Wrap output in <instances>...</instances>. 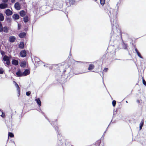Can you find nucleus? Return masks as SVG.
Returning <instances> with one entry per match:
<instances>
[{
	"label": "nucleus",
	"instance_id": "nucleus-1",
	"mask_svg": "<svg viewBox=\"0 0 146 146\" xmlns=\"http://www.w3.org/2000/svg\"><path fill=\"white\" fill-rule=\"evenodd\" d=\"M3 59L5 61H6V64L8 65H9L10 63V58L7 55H5L3 56Z\"/></svg>",
	"mask_w": 146,
	"mask_h": 146
},
{
	"label": "nucleus",
	"instance_id": "nucleus-2",
	"mask_svg": "<svg viewBox=\"0 0 146 146\" xmlns=\"http://www.w3.org/2000/svg\"><path fill=\"white\" fill-rule=\"evenodd\" d=\"M20 56L22 57H25L27 55V52L25 50H21L20 53Z\"/></svg>",
	"mask_w": 146,
	"mask_h": 146
},
{
	"label": "nucleus",
	"instance_id": "nucleus-3",
	"mask_svg": "<svg viewBox=\"0 0 146 146\" xmlns=\"http://www.w3.org/2000/svg\"><path fill=\"white\" fill-rule=\"evenodd\" d=\"M15 8L17 10H20L21 9V5L19 2L15 3L14 5Z\"/></svg>",
	"mask_w": 146,
	"mask_h": 146
},
{
	"label": "nucleus",
	"instance_id": "nucleus-4",
	"mask_svg": "<svg viewBox=\"0 0 146 146\" xmlns=\"http://www.w3.org/2000/svg\"><path fill=\"white\" fill-rule=\"evenodd\" d=\"M8 5L6 3H2L0 4V9H4L8 7Z\"/></svg>",
	"mask_w": 146,
	"mask_h": 146
},
{
	"label": "nucleus",
	"instance_id": "nucleus-5",
	"mask_svg": "<svg viewBox=\"0 0 146 146\" xmlns=\"http://www.w3.org/2000/svg\"><path fill=\"white\" fill-rule=\"evenodd\" d=\"M5 13L7 16L11 15L13 14L12 12L9 9H7L6 10Z\"/></svg>",
	"mask_w": 146,
	"mask_h": 146
},
{
	"label": "nucleus",
	"instance_id": "nucleus-6",
	"mask_svg": "<svg viewBox=\"0 0 146 146\" xmlns=\"http://www.w3.org/2000/svg\"><path fill=\"white\" fill-rule=\"evenodd\" d=\"M16 38L14 36H11L9 37V41L11 42H14Z\"/></svg>",
	"mask_w": 146,
	"mask_h": 146
},
{
	"label": "nucleus",
	"instance_id": "nucleus-7",
	"mask_svg": "<svg viewBox=\"0 0 146 146\" xmlns=\"http://www.w3.org/2000/svg\"><path fill=\"white\" fill-rule=\"evenodd\" d=\"M19 13L20 16L22 17H24L25 16L26 12L25 11L23 10L20 11Z\"/></svg>",
	"mask_w": 146,
	"mask_h": 146
},
{
	"label": "nucleus",
	"instance_id": "nucleus-8",
	"mask_svg": "<svg viewBox=\"0 0 146 146\" xmlns=\"http://www.w3.org/2000/svg\"><path fill=\"white\" fill-rule=\"evenodd\" d=\"M12 17L15 20H17L19 18V15L17 14H14L12 15Z\"/></svg>",
	"mask_w": 146,
	"mask_h": 146
},
{
	"label": "nucleus",
	"instance_id": "nucleus-9",
	"mask_svg": "<svg viewBox=\"0 0 146 146\" xmlns=\"http://www.w3.org/2000/svg\"><path fill=\"white\" fill-rule=\"evenodd\" d=\"M30 71L28 69H26L25 71L23 72V76H25L30 74Z\"/></svg>",
	"mask_w": 146,
	"mask_h": 146
},
{
	"label": "nucleus",
	"instance_id": "nucleus-10",
	"mask_svg": "<svg viewBox=\"0 0 146 146\" xmlns=\"http://www.w3.org/2000/svg\"><path fill=\"white\" fill-rule=\"evenodd\" d=\"M14 82H15V85L17 88V90L19 96V95L20 93V88L18 85L17 84V83L15 81H14Z\"/></svg>",
	"mask_w": 146,
	"mask_h": 146
},
{
	"label": "nucleus",
	"instance_id": "nucleus-11",
	"mask_svg": "<svg viewBox=\"0 0 146 146\" xmlns=\"http://www.w3.org/2000/svg\"><path fill=\"white\" fill-rule=\"evenodd\" d=\"M16 75L19 77L23 76V73L21 72L20 70H19L16 73Z\"/></svg>",
	"mask_w": 146,
	"mask_h": 146
},
{
	"label": "nucleus",
	"instance_id": "nucleus-12",
	"mask_svg": "<svg viewBox=\"0 0 146 146\" xmlns=\"http://www.w3.org/2000/svg\"><path fill=\"white\" fill-rule=\"evenodd\" d=\"M94 67V65L93 64H91L89 65L88 69L89 70H93Z\"/></svg>",
	"mask_w": 146,
	"mask_h": 146
},
{
	"label": "nucleus",
	"instance_id": "nucleus-13",
	"mask_svg": "<svg viewBox=\"0 0 146 146\" xmlns=\"http://www.w3.org/2000/svg\"><path fill=\"white\" fill-rule=\"evenodd\" d=\"M12 64L15 66L18 65L19 64V62L18 60L13 59L12 62Z\"/></svg>",
	"mask_w": 146,
	"mask_h": 146
},
{
	"label": "nucleus",
	"instance_id": "nucleus-14",
	"mask_svg": "<svg viewBox=\"0 0 146 146\" xmlns=\"http://www.w3.org/2000/svg\"><path fill=\"white\" fill-rule=\"evenodd\" d=\"M23 20L25 23H27L29 21V18L27 15L25 16L23 18Z\"/></svg>",
	"mask_w": 146,
	"mask_h": 146
},
{
	"label": "nucleus",
	"instance_id": "nucleus-15",
	"mask_svg": "<svg viewBox=\"0 0 146 146\" xmlns=\"http://www.w3.org/2000/svg\"><path fill=\"white\" fill-rule=\"evenodd\" d=\"M35 101L37 103V104L39 106H41V101L40 100V99L39 98H36L35 100Z\"/></svg>",
	"mask_w": 146,
	"mask_h": 146
},
{
	"label": "nucleus",
	"instance_id": "nucleus-16",
	"mask_svg": "<svg viewBox=\"0 0 146 146\" xmlns=\"http://www.w3.org/2000/svg\"><path fill=\"white\" fill-rule=\"evenodd\" d=\"M19 36L21 38H24L26 36V33L24 32L21 33L19 34Z\"/></svg>",
	"mask_w": 146,
	"mask_h": 146
},
{
	"label": "nucleus",
	"instance_id": "nucleus-17",
	"mask_svg": "<svg viewBox=\"0 0 146 146\" xmlns=\"http://www.w3.org/2000/svg\"><path fill=\"white\" fill-rule=\"evenodd\" d=\"M122 46L123 48L124 49H127L128 47L127 44L123 42L122 44Z\"/></svg>",
	"mask_w": 146,
	"mask_h": 146
},
{
	"label": "nucleus",
	"instance_id": "nucleus-18",
	"mask_svg": "<svg viewBox=\"0 0 146 146\" xmlns=\"http://www.w3.org/2000/svg\"><path fill=\"white\" fill-rule=\"evenodd\" d=\"M135 52H136V53H137L138 56L141 58H143V57L141 55L140 53H139V52L138 50L136 48H135Z\"/></svg>",
	"mask_w": 146,
	"mask_h": 146
},
{
	"label": "nucleus",
	"instance_id": "nucleus-19",
	"mask_svg": "<svg viewBox=\"0 0 146 146\" xmlns=\"http://www.w3.org/2000/svg\"><path fill=\"white\" fill-rule=\"evenodd\" d=\"M3 31L5 33H7L9 32V29L7 26H5L3 28Z\"/></svg>",
	"mask_w": 146,
	"mask_h": 146
},
{
	"label": "nucleus",
	"instance_id": "nucleus-20",
	"mask_svg": "<svg viewBox=\"0 0 146 146\" xmlns=\"http://www.w3.org/2000/svg\"><path fill=\"white\" fill-rule=\"evenodd\" d=\"M24 47V43L23 42H21L19 45V47L21 49H23Z\"/></svg>",
	"mask_w": 146,
	"mask_h": 146
},
{
	"label": "nucleus",
	"instance_id": "nucleus-21",
	"mask_svg": "<svg viewBox=\"0 0 146 146\" xmlns=\"http://www.w3.org/2000/svg\"><path fill=\"white\" fill-rule=\"evenodd\" d=\"M26 63L25 61H23L21 62L20 66L22 67H25L26 66Z\"/></svg>",
	"mask_w": 146,
	"mask_h": 146
},
{
	"label": "nucleus",
	"instance_id": "nucleus-22",
	"mask_svg": "<svg viewBox=\"0 0 146 146\" xmlns=\"http://www.w3.org/2000/svg\"><path fill=\"white\" fill-rule=\"evenodd\" d=\"M4 19V17L2 13H0V21H3Z\"/></svg>",
	"mask_w": 146,
	"mask_h": 146
},
{
	"label": "nucleus",
	"instance_id": "nucleus-23",
	"mask_svg": "<svg viewBox=\"0 0 146 146\" xmlns=\"http://www.w3.org/2000/svg\"><path fill=\"white\" fill-rule=\"evenodd\" d=\"M143 123H144V121L143 120L142 121H141V123L140 124L139 128H140V130L141 129L143 125Z\"/></svg>",
	"mask_w": 146,
	"mask_h": 146
},
{
	"label": "nucleus",
	"instance_id": "nucleus-24",
	"mask_svg": "<svg viewBox=\"0 0 146 146\" xmlns=\"http://www.w3.org/2000/svg\"><path fill=\"white\" fill-rule=\"evenodd\" d=\"M3 31V25L0 22V32H2Z\"/></svg>",
	"mask_w": 146,
	"mask_h": 146
},
{
	"label": "nucleus",
	"instance_id": "nucleus-25",
	"mask_svg": "<svg viewBox=\"0 0 146 146\" xmlns=\"http://www.w3.org/2000/svg\"><path fill=\"white\" fill-rule=\"evenodd\" d=\"M8 136H9L11 137H13L14 136V134L12 133L11 132H9L8 133Z\"/></svg>",
	"mask_w": 146,
	"mask_h": 146
},
{
	"label": "nucleus",
	"instance_id": "nucleus-26",
	"mask_svg": "<svg viewBox=\"0 0 146 146\" xmlns=\"http://www.w3.org/2000/svg\"><path fill=\"white\" fill-rule=\"evenodd\" d=\"M100 3L103 6L105 4V0H100Z\"/></svg>",
	"mask_w": 146,
	"mask_h": 146
},
{
	"label": "nucleus",
	"instance_id": "nucleus-27",
	"mask_svg": "<svg viewBox=\"0 0 146 146\" xmlns=\"http://www.w3.org/2000/svg\"><path fill=\"white\" fill-rule=\"evenodd\" d=\"M142 79L143 84L145 86H146V82L144 80V77H142Z\"/></svg>",
	"mask_w": 146,
	"mask_h": 146
},
{
	"label": "nucleus",
	"instance_id": "nucleus-28",
	"mask_svg": "<svg viewBox=\"0 0 146 146\" xmlns=\"http://www.w3.org/2000/svg\"><path fill=\"white\" fill-rule=\"evenodd\" d=\"M1 116L2 117L4 118L5 117V113L3 112V111L2 110H1Z\"/></svg>",
	"mask_w": 146,
	"mask_h": 146
},
{
	"label": "nucleus",
	"instance_id": "nucleus-29",
	"mask_svg": "<svg viewBox=\"0 0 146 146\" xmlns=\"http://www.w3.org/2000/svg\"><path fill=\"white\" fill-rule=\"evenodd\" d=\"M112 104L113 105V107H115V106L116 105V101L115 100H113L112 102Z\"/></svg>",
	"mask_w": 146,
	"mask_h": 146
},
{
	"label": "nucleus",
	"instance_id": "nucleus-30",
	"mask_svg": "<svg viewBox=\"0 0 146 146\" xmlns=\"http://www.w3.org/2000/svg\"><path fill=\"white\" fill-rule=\"evenodd\" d=\"M4 72V71L3 68H0V74H3Z\"/></svg>",
	"mask_w": 146,
	"mask_h": 146
},
{
	"label": "nucleus",
	"instance_id": "nucleus-31",
	"mask_svg": "<svg viewBox=\"0 0 146 146\" xmlns=\"http://www.w3.org/2000/svg\"><path fill=\"white\" fill-rule=\"evenodd\" d=\"M31 94V92L30 91H28L26 93V95L27 96H29Z\"/></svg>",
	"mask_w": 146,
	"mask_h": 146
},
{
	"label": "nucleus",
	"instance_id": "nucleus-32",
	"mask_svg": "<svg viewBox=\"0 0 146 146\" xmlns=\"http://www.w3.org/2000/svg\"><path fill=\"white\" fill-rule=\"evenodd\" d=\"M108 70V68H104V69L103 70V72H107Z\"/></svg>",
	"mask_w": 146,
	"mask_h": 146
},
{
	"label": "nucleus",
	"instance_id": "nucleus-33",
	"mask_svg": "<svg viewBox=\"0 0 146 146\" xmlns=\"http://www.w3.org/2000/svg\"><path fill=\"white\" fill-rule=\"evenodd\" d=\"M0 52H1V54L2 56H3L4 55H5V52L3 51V50H1L0 51Z\"/></svg>",
	"mask_w": 146,
	"mask_h": 146
},
{
	"label": "nucleus",
	"instance_id": "nucleus-34",
	"mask_svg": "<svg viewBox=\"0 0 146 146\" xmlns=\"http://www.w3.org/2000/svg\"><path fill=\"white\" fill-rule=\"evenodd\" d=\"M7 20L9 22H10L11 21V18H7Z\"/></svg>",
	"mask_w": 146,
	"mask_h": 146
},
{
	"label": "nucleus",
	"instance_id": "nucleus-35",
	"mask_svg": "<svg viewBox=\"0 0 146 146\" xmlns=\"http://www.w3.org/2000/svg\"><path fill=\"white\" fill-rule=\"evenodd\" d=\"M8 0H2V1L4 3H6L8 2Z\"/></svg>",
	"mask_w": 146,
	"mask_h": 146
},
{
	"label": "nucleus",
	"instance_id": "nucleus-36",
	"mask_svg": "<svg viewBox=\"0 0 146 146\" xmlns=\"http://www.w3.org/2000/svg\"><path fill=\"white\" fill-rule=\"evenodd\" d=\"M16 0H11V2L13 3H14L15 1Z\"/></svg>",
	"mask_w": 146,
	"mask_h": 146
},
{
	"label": "nucleus",
	"instance_id": "nucleus-37",
	"mask_svg": "<svg viewBox=\"0 0 146 146\" xmlns=\"http://www.w3.org/2000/svg\"><path fill=\"white\" fill-rule=\"evenodd\" d=\"M137 102L138 103H140V101L139 100H137Z\"/></svg>",
	"mask_w": 146,
	"mask_h": 146
},
{
	"label": "nucleus",
	"instance_id": "nucleus-38",
	"mask_svg": "<svg viewBox=\"0 0 146 146\" xmlns=\"http://www.w3.org/2000/svg\"><path fill=\"white\" fill-rule=\"evenodd\" d=\"M18 29H20V27L19 26V24L18 25Z\"/></svg>",
	"mask_w": 146,
	"mask_h": 146
},
{
	"label": "nucleus",
	"instance_id": "nucleus-39",
	"mask_svg": "<svg viewBox=\"0 0 146 146\" xmlns=\"http://www.w3.org/2000/svg\"><path fill=\"white\" fill-rule=\"evenodd\" d=\"M120 35L121 37L122 36V33L121 32H120Z\"/></svg>",
	"mask_w": 146,
	"mask_h": 146
},
{
	"label": "nucleus",
	"instance_id": "nucleus-40",
	"mask_svg": "<svg viewBox=\"0 0 146 146\" xmlns=\"http://www.w3.org/2000/svg\"><path fill=\"white\" fill-rule=\"evenodd\" d=\"M57 129H58V127H57Z\"/></svg>",
	"mask_w": 146,
	"mask_h": 146
}]
</instances>
